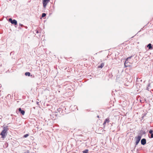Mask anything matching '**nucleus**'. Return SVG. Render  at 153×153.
<instances>
[{
  "instance_id": "nucleus-1",
  "label": "nucleus",
  "mask_w": 153,
  "mask_h": 153,
  "mask_svg": "<svg viewBox=\"0 0 153 153\" xmlns=\"http://www.w3.org/2000/svg\"><path fill=\"white\" fill-rule=\"evenodd\" d=\"M8 130V126L4 127L3 128V130L0 133V135H1V137L2 138L4 139L6 137L7 135V132Z\"/></svg>"
},
{
  "instance_id": "nucleus-2",
  "label": "nucleus",
  "mask_w": 153,
  "mask_h": 153,
  "mask_svg": "<svg viewBox=\"0 0 153 153\" xmlns=\"http://www.w3.org/2000/svg\"><path fill=\"white\" fill-rule=\"evenodd\" d=\"M65 111H65H64L62 109V108H59L57 109L56 111H55V116H57L59 115L57 113L58 112L60 114H62V115H63L64 114Z\"/></svg>"
},
{
  "instance_id": "nucleus-3",
  "label": "nucleus",
  "mask_w": 153,
  "mask_h": 153,
  "mask_svg": "<svg viewBox=\"0 0 153 153\" xmlns=\"http://www.w3.org/2000/svg\"><path fill=\"white\" fill-rule=\"evenodd\" d=\"M141 137L142 136L141 135H138L137 136L135 137V139L136 140L135 146V147H136L138 144L139 143L141 140Z\"/></svg>"
},
{
  "instance_id": "nucleus-4",
  "label": "nucleus",
  "mask_w": 153,
  "mask_h": 153,
  "mask_svg": "<svg viewBox=\"0 0 153 153\" xmlns=\"http://www.w3.org/2000/svg\"><path fill=\"white\" fill-rule=\"evenodd\" d=\"M8 21L12 24H14V25H16L17 24V21L15 19L13 20L12 19L10 18L9 19Z\"/></svg>"
},
{
  "instance_id": "nucleus-5",
  "label": "nucleus",
  "mask_w": 153,
  "mask_h": 153,
  "mask_svg": "<svg viewBox=\"0 0 153 153\" xmlns=\"http://www.w3.org/2000/svg\"><path fill=\"white\" fill-rule=\"evenodd\" d=\"M50 0H42V4L43 7L44 8L46 7L48 3L50 1Z\"/></svg>"
},
{
  "instance_id": "nucleus-6",
  "label": "nucleus",
  "mask_w": 153,
  "mask_h": 153,
  "mask_svg": "<svg viewBox=\"0 0 153 153\" xmlns=\"http://www.w3.org/2000/svg\"><path fill=\"white\" fill-rule=\"evenodd\" d=\"M141 144L143 145H144L146 143V140L145 138L142 139L141 140Z\"/></svg>"
},
{
  "instance_id": "nucleus-7",
  "label": "nucleus",
  "mask_w": 153,
  "mask_h": 153,
  "mask_svg": "<svg viewBox=\"0 0 153 153\" xmlns=\"http://www.w3.org/2000/svg\"><path fill=\"white\" fill-rule=\"evenodd\" d=\"M19 112L22 114V115H24L25 114V111L24 110H22L21 108H19Z\"/></svg>"
},
{
  "instance_id": "nucleus-8",
  "label": "nucleus",
  "mask_w": 153,
  "mask_h": 153,
  "mask_svg": "<svg viewBox=\"0 0 153 153\" xmlns=\"http://www.w3.org/2000/svg\"><path fill=\"white\" fill-rule=\"evenodd\" d=\"M147 47L149 49H152L153 48L152 45L151 43L148 44L147 45Z\"/></svg>"
},
{
  "instance_id": "nucleus-9",
  "label": "nucleus",
  "mask_w": 153,
  "mask_h": 153,
  "mask_svg": "<svg viewBox=\"0 0 153 153\" xmlns=\"http://www.w3.org/2000/svg\"><path fill=\"white\" fill-rule=\"evenodd\" d=\"M105 121L107 123V124L108 125L109 122H110V119L108 117L105 120Z\"/></svg>"
},
{
  "instance_id": "nucleus-10",
  "label": "nucleus",
  "mask_w": 153,
  "mask_h": 153,
  "mask_svg": "<svg viewBox=\"0 0 153 153\" xmlns=\"http://www.w3.org/2000/svg\"><path fill=\"white\" fill-rule=\"evenodd\" d=\"M73 107V106H71V108H72ZM73 107H74V110H73V111H75V110H78V109L77 108V107L76 105H74L73 106Z\"/></svg>"
},
{
  "instance_id": "nucleus-11",
  "label": "nucleus",
  "mask_w": 153,
  "mask_h": 153,
  "mask_svg": "<svg viewBox=\"0 0 153 153\" xmlns=\"http://www.w3.org/2000/svg\"><path fill=\"white\" fill-rule=\"evenodd\" d=\"M104 65V64L103 63H102L100 65L98 66L99 68H102Z\"/></svg>"
},
{
  "instance_id": "nucleus-12",
  "label": "nucleus",
  "mask_w": 153,
  "mask_h": 153,
  "mask_svg": "<svg viewBox=\"0 0 153 153\" xmlns=\"http://www.w3.org/2000/svg\"><path fill=\"white\" fill-rule=\"evenodd\" d=\"M25 75L26 76H30V73L29 72H26L25 73Z\"/></svg>"
},
{
  "instance_id": "nucleus-13",
  "label": "nucleus",
  "mask_w": 153,
  "mask_h": 153,
  "mask_svg": "<svg viewBox=\"0 0 153 153\" xmlns=\"http://www.w3.org/2000/svg\"><path fill=\"white\" fill-rule=\"evenodd\" d=\"M150 83H149L148 84V86H147V88H146V89L148 90V91H149V89L150 88Z\"/></svg>"
},
{
  "instance_id": "nucleus-14",
  "label": "nucleus",
  "mask_w": 153,
  "mask_h": 153,
  "mask_svg": "<svg viewBox=\"0 0 153 153\" xmlns=\"http://www.w3.org/2000/svg\"><path fill=\"white\" fill-rule=\"evenodd\" d=\"M88 149H86L83 151V153H88Z\"/></svg>"
},
{
  "instance_id": "nucleus-15",
  "label": "nucleus",
  "mask_w": 153,
  "mask_h": 153,
  "mask_svg": "<svg viewBox=\"0 0 153 153\" xmlns=\"http://www.w3.org/2000/svg\"><path fill=\"white\" fill-rule=\"evenodd\" d=\"M46 15V14L45 13H42V17L43 18L45 17Z\"/></svg>"
},
{
  "instance_id": "nucleus-16",
  "label": "nucleus",
  "mask_w": 153,
  "mask_h": 153,
  "mask_svg": "<svg viewBox=\"0 0 153 153\" xmlns=\"http://www.w3.org/2000/svg\"><path fill=\"white\" fill-rule=\"evenodd\" d=\"M149 132L151 134H153V131L152 129H151L149 130Z\"/></svg>"
},
{
  "instance_id": "nucleus-17",
  "label": "nucleus",
  "mask_w": 153,
  "mask_h": 153,
  "mask_svg": "<svg viewBox=\"0 0 153 153\" xmlns=\"http://www.w3.org/2000/svg\"><path fill=\"white\" fill-rule=\"evenodd\" d=\"M29 135V134H26L24 135L23 137L26 138Z\"/></svg>"
},
{
  "instance_id": "nucleus-18",
  "label": "nucleus",
  "mask_w": 153,
  "mask_h": 153,
  "mask_svg": "<svg viewBox=\"0 0 153 153\" xmlns=\"http://www.w3.org/2000/svg\"><path fill=\"white\" fill-rule=\"evenodd\" d=\"M107 123H106V122H105V121H104L103 123V126H104V127H105V125Z\"/></svg>"
},
{
  "instance_id": "nucleus-19",
  "label": "nucleus",
  "mask_w": 153,
  "mask_h": 153,
  "mask_svg": "<svg viewBox=\"0 0 153 153\" xmlns=\"http://www.w3.org/2000/svg\"><path fill=\"white\" fill-rule=\"evenodd\" d=\"M150 138H153V134H151V137H150Z\"/></svg>"
},
{
  "instance_id": "nucleus-20",
  "label": "nucleus",
  "mask_w": 153,
  "mask_h": 153,
  "mask_svg": "<svg viewBox=\"0 0 153 153\" xmlns=\"http://www.w3.org/2000/svg\"><path fill=\"white\" fill-rule=\"evenodd\" d=\"M19 25H20V26H21V27H24V26L23 25H22V24H19Z\"/></svg>"
},
{
  "instance_id": "nucleus-21",
  "label": "nucleus",
  "mask_w": 153,
  "mask_h": 153,
  "mask_svg": "<svg viewBox=\"0 0 153 153\" xmlns=\"http://www.w3.org/2000/svg\"><path fill=\"white\" fill-rule=\"evenodd\" d=\"M131 57H132V56H131L128 57V58H127V59H131Z\"/></svg>"
},
{
  "instance_id": "nucleus-22",
  "label": "nucleus",
  "mask_w": 153,
  "mask_h": 153,
  "mask_svg": "<svg viewBox=\"0 0 153 153\" xmlns=\"http://www.w3.org/2000/svg\"><path fill=\"white\" fill-rule=\"evenodd\" d=\"M35 31H36V33H39V31H38V30H36Z\"/></svg>"
},
{
  "instance_id": "nucleus-23",
  "label": "nucleus",
  "mask_w": 153,
  "mask_h": 153,
  "mask_svg": "<svg viewBox=\"0 0 153 153\" xmlns=\"http://www.w3.org/2000/svg\"><path fill=\"white\" fill-rule=\"evenodd\" d=\"M126 60H126V61H125V63H124V65H125V66L126 67H127V66H126Z\"/></svg>"
},
{
  "instance_id": "nucleus-24",
  "label": "nucleus",
  "mask_w": 153,
  "mask_h": 153,
  "mask_svg": "<svg viewBox=\"0 0 153 153\" xmlns=\"http://www.w3.org/2000/svg\"><path fill=\"white\" fill-rule=\"evenodd\" d=\"M18 29H22V27H21L20 26L19 27H18Z\"/></svg>"
},
{
  "instance_id": "nucleus-25",
  "label": "nucleus",
  "mask_w": 153,
  "mask_h": 153,
  "mask_svg": "<svg viewBox=\"0 0 153 153\" xmlns=\"http://www.w3.org/2000/svg\"><path fill=\"white\" fill-rule=\"evenodd\" d=\"M36 104H37V105H39V102H36Z\"/></svg>"
},
{
  "instance_id": "nucleus-26",
  "label": "nucleus",
  "mask_w": 153,
  "mask_h": 153,
  "mask_svg": "<svg viewBox=\"0 0 153 153\" xmlns=\"http://www.w3.org/2000/svg\"><path fill=\"white\" fill-rule=\"evenodd\" d=\"M143 134H146V132H145V131H144L143 132Z\"/></svg>"
},
{
  "instance_id": "nucleus-27",
  "label": "nucleus",
  "mask_w": 153,
  "mask_h": 153,
  "mask_svg": "<svg viewBox=\"0 0 153 153\" xmlns=\"http://www.w3.org/2000/svg\"><path fill=\"white\" fill-rule=\"evenodd\" d=\"M138 86H139L140 87V85L139 84H138L137 85Z\"/></svg>"
},
{
  "instance_id": "nucleus-28",
  "label": "nucleus",
  "mask_w": 153,
  "mask_h": 153,
  "mask_svg": "<svg viewBox=\"0 0 153 153\" xmlns=\"http://www.w3.org/2000/svg\"><path fill=\"white\" fill-rule=\"evenodd\" d=\"M97 117H98V118L99 117V116H97Z\"/></svg>"
},
{
  "instance_id": "nucleus-29",
  "label": "nucleus",
  "mask_w": 153,
  "mask_h": 153,
  "mask_svg": "<svg viewBox=\"0 0 153 153\" xmlns=\"http://www.w3.org/2000/svg\"><path fill=\"white\" fill-rule=\"evenodd\" d=\"M25 27L26 28H27V27Z\"/></svg>"
},
{
  "instance_id": "nucleus-30",
  "label": "nucleus",
  "mask_w": 153,
  "mask_h": 153,
  "mask_svg": "<svg viewBox=\"0 0 153 153\" xmlns=\"http://www.w3.org/2000/svg\"><path fill=\"white\" fill-rule=\"evenodd\" d=\"M12 53V52H11L10 53V54H11Z\"/></svg>"
},
{
  "instance_id": "nucleus-31",
  "label": "nucleus",
  "mask_w": 153,
  "mask_h": 153,
  "mask_svg": "<svg viewBox=\"0 0 153 153\" xmlns=\"http://www.w3.org/2000/svg\"><path fill=\"white\" fill-rule=\"evenodd\" d=\"M141 81L142 82V80H141Z\"/></svg>"
}]
</instances>
